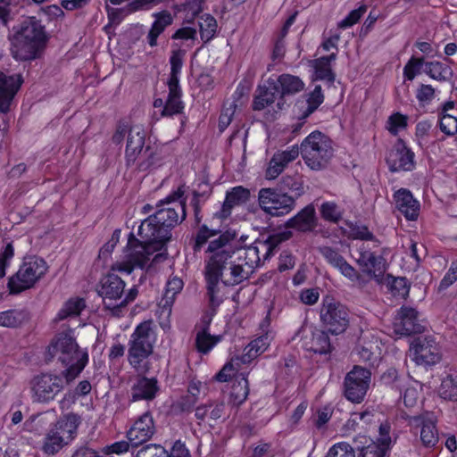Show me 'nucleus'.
<instances>
[{
    "label": "nucleus",
    "mask_w": 457,
    "mask_h": 457,
    "mask_svg": "<svg viewBox=\"0 0 457 457\" xmlns=\"http://www.w3.org/2000/svg\"><path fill=\"white\" fill-rule=\"evenodd\" d=\"M185 193L184 186L164 199L158 202V210L144 220L138 227L139 239L130 233L127 245L128 262L117 265L120 271L130 274L135 268L145 269L148 264L150 256L163 248L171 238V229L186 219V202L180 201L175 207H164L172 202L182 198Z\"/></svg>",
    "instance_id": "1"
},
{
    "label": "nucleus",
    "mask_w": 457,
    "mask_h": 457,
    "mask_svg": "<svg viewBox=\"0 0 457 457\" xmlns=\"http://www.w3.org/2000/svg\"><path fill=\"white\" fill-rule=\"evenodd\" d=\"M219 234V237L209 242L206 249L209 256L204 268V279L211 309H218L223 302L220 282L224 286L232 287L248 278V271H245L241 265H236L231 261L237 249L235 245V231L227 230L221 233L220 228H210L206 224L201 225L189 242L194 253L200 252L210 238Z\"/></svg>",
    "instance_id": "2"
},
{
    "label": "nucleus",
    "mask_w": 457,
    "mask_h": 457,
    "mask_svg": "<svg viewBox=\"0 0 457 457\" xmlns=\"http://www.w3.org/2000/svg\"><path fill=\"white\" fill-rule=\"evenodd\" d=\"M155 342L156 334L152 320L139 323L130 335L127 360L136 372L147 374L154 369V361L159 360L154 351Z\"/></svg>",
    "instance_id": "3"
},
{
    "label": "nucleus",
    "mask_w": 457,
    "mask_h": 457,
    "mask_svg": "<svg viewBox=\"0 0 457 457\" xmlns=\"http://www.w3.org/2000/svg\"><path fill=\"white\" fill-rule=\"evenodd\" d=\"M48 361L56 359L66 369L62 370L67 384L72 382L84 370L88 354L81 350L71 331L59 333L47 349Z\"/></svg>",
    "instance_id": "4"
},
{
    "label": "nucleus",
    "mask_w": 457,
    "mask_h": 457,
    "mask_svg": "<svg viewBox=\"0 0 457 457\" xmlns=\"http://www.w3.org/2000/svg\"><path fill=\"white\" fill-rule=\"evenodd\" d=\"M47 41L45 28L35 18L24 21L12 40V55L18 61H31L41 56Z\"/></svg>",
    "instance_id": "5"
},
{
    "label": "nucleus",
    "mask_w": 457,
    "mask_h": 457,
    "mask_svg": "<svg viewBox=\"0 0 457 457\" xmlns=\"http://www.w3.org/2000/svg\"><path fill=\"white\" fill-rule=\"evenodd\" d=\"M81 417L77 413L63 415L53 423L46 433L41 450L47 455L59 453L64 446L75 439Z\"/></svg>",
    "instance_id": "6"
},
{
    "label": "nucleus",
    "mask_w": 457,
    "mask_h": 457,
    "mask_svg": "<svg viewBox=\"0 0 457 457\" xmlns=\"http://www.w3.org/2000/svg\"><path fill=\"white\" fill-rule=\"evenodd\" d=\"M332 140L320 130L309 134L301 143L299 154L308 167L320 170L327 166L332 158Z\"/></svg>",
    "instance_id": "7"
},
{
    "label": "nucleus",
    "mask_w": 457,
    "mask_h": 457,
    "mask_svg": "<svg viewBox=\"0 0 457 457\" xmlns=\"http://www.w3.org/2000/svg\"><path fill=\"white\" fill-rule=\"evenodd\" d=\"M48 266L44 259L37 256L24 258L16 273L8 279L7 287L11 295H18L35 286L46 274Z\"/></svg>",
    "instance_id": "8"
},
{
    "label": "nucleus",
    "mask_w": 457,
    "mask_h": 457,
    "mask_svg": "<svg viewBox=\"0 0 457 457\" xmlns=\"http://www.w3.org/2000/svg\"><path fill=\"white\" fill-rule=\"evenodd\" d=\"M320 317L324 328L333 335H340L349 327L348 308L329 295L322 298Z\"/></svg>",
    "instance_id": "9"
},
{
    "label": "nucleus",
    "mask_w": 457,
    "mask_h": 457,
    "mask_svg": "<svg viewBox=\"0 0 457 457\" xmlns=\"http://www.w3.org/2000/svg\"><path fill=\"white\" fill-rule=\"evenodd\" d=\"M65 384L67 383L62 371L59 375L46 372L35 376L30 382L33 403H48L54 401L63 390Z\"/></svg>",
    "instance_id": "10"
},
{
    "label": "nucleus",
    "mask_w": 457,
    "mask_h": 457,
    "mask_svg": "<svg viewBox=\"0 0 457 457\" xmlns=\"http://www.w3.org/2000/svg\"><path fill=\"white\" fill-rule=\"evenodd\" d=\"M258 202L261 209L273 217L284 216L295 207L293 197L277 187H263L259 190Z\"/></svg>",
    "instance_id": "11"
},
{
    "label": "nucleus",
    "mask_w": 457,
    "mask_h": 457,
    "mask_svg": "<svg viewBox=\"0 0 457 457\" xmlns=\"http://www.w3.org/2000/svg\"><path fill=\"white\" fill-rule=\"evenodd\" d=\"M371 372L366 368L354 366L344 380V394L347 400L360 403L363 401L369 389Z\"/></svg>",
    "instance_id": "12"
},
{
    "label": "nucleus",
    "mask_w": 457,
    "mask_h": 457,
    "mask_svg": "<svg viewBox=\"0 0 457 457\" xmlns=\"http://www.w3.org/2000/svg\"><path fill=\"white\" fill-rule=\"evenodd\" d=\"M125 282L116 274L108 273L104 276L97 288L105 309L112 314L119 315V302L124 295Z\"/></svg>",
    "instance_id": "13"
},
{
    "label": "nucleus",
    "mask_w": 457,
    "mask_h": 457,
    "mask_svg": "<svg viewBox=\"0 0 457 457\" xmlns=\"http://www.w3.org/2000/svg\"><path fill=\"white\" fill-rule=\"evenodd\" d=\"M411 359L425 367L434 366L441 360V353L435 338L431 337H417L410 346Z\"/></svg>",
    "instance_id": "14"
},
{
    "label": "nucleus",
    "mask_w": 457,
    "mask_h": 457,
    "mask_svg": "<svg viewBox=\"0 0 457 457\" xmlns=\"http://www.w3.org/2000/svg\"><path fill=\"white\" fill-rule=\"evenodd\" d=\"M359 257L356 260L361 271L380 282L386 270V261L381 254H376L369 245L362 243L358 248Z\"/></svg>",
    "instance_id": "15"
},
{
    "label": "nucleus",
    "mask_w": 457,
    "mask_h": 457,
    "mask_svg": "<svg viewBox=\"0 0 457 457\" xmlns=\"http://www.w3.org/2000/svg\"><path fill=\"white\" fill-rule=\"evenodd\" d=\"M414 157V153L405 142L398 138L386 157V163L392 172L411 171L415 168Z\"/></svg>",
    "instance_id": "16"
},
{
    "label": "nucleus",
    "mask_w": 457,
    "mask_h": 457,
    "mask_svg": "<svg viewBox=\"0 0 457 457\" xmlns=\"http://www.w3.org/2000/svg\"><path fill=\"white\" fill-rule=\"evenodd\" d=\"M394 326L395 331L402 336L421 334L425 330L419 319L418 311L410 306H402L397 311Z\"/></svg>",
    "instance_id": "17"
},
{
    "label": "nucleus",
    "mask_w": 457,
    "mask_h": 457,
    "mask_svg": "<svg viewBox=\"0 0 457 457\" xmlns=\"http://www.w3.org/2000/svg\"><path fill=\"white\" fill-rule=\"evenodd\" d=\"M155 431L153 416L149 411H146L127 431V438L130 442L131 446L136 448L150 440L155 434Z\"/></svg>",
    "instance_id": "18"
},
{
    "label": "nucleus",
    "mask_w": 457,
    "mask_h": 457,
    "mask_svg": "<svg viewBox=\"0 0 457 457\" xmlns=\"http://www.w3.org/2000/svg\"><path fill=\"white\" fill-rule=\"evenodd\" d=\"M23 83L21 74L0 71V112L7 113L11 104Z\"/></svg>",
    "instance_id": "19"
},
{
    "label": "nucleus",
    "mask_w": 457,
    "mask_h": 457,
    "mask_svg": "<svg viewBox=\"0 0 457 457\" xmlns=\"http://www.w3.org/2000/svg\"><path fill=\"white\" fill-rule=\"evenodd\" d=\"M409 424L415 434L420 431L422 445L426 447H434L439 439L436 421L428 415H417L410 417Z\"/></svg>",
    "instance_id": "20"
},
{
    "label": "nucleus",
    "mask_w": 457,
    "mask_h": 457,
    "mask_svg": "<svg viewBox=\"0 0 457 457\" xmlns=\"http://www.w3.org/2000/svg\"><path fill=\"white\" fill-rule=\"evenodd\" d=\"M160 391L156 378H147L145 374L138 373L130 388V401H153Z\"/></svg>",
    "instance_id": "21"
},
{
    "label": "nucleus",
    "mask_w": 457,
    "mask_h": 457,
    "mask_svg": "<svg viewBox=\"0 0 457 457\" xmlns=\"http://www.w3.org/2000/svg\"><path fill=\"white\" fill-rule=\"evenodd\" d=\"M274 83L278 89V97L276 104L278 110L284 109L286 98L293 96L304 89L305 84L298 76L283 73L274 79Z\"/></svg>",
    "instance_id": "22"
},
{
    "label": "nucleus",
    "mask_w": 457,
    "mask_h": 457,
    "mask_svg": "<svg viewBox=\"0 0 457 457\" xmlns=\"http://www.w3.org/2000/svg\"><path fill=\"white\" fill-rule=\"evenodd\" d=\"M318 251L329 265L337 269L346 278L355 281L360 278L358 271L340 254L338 249L321 245L318 247Z\"/></svg>",
    "instance_id": "23"
},
{
    "label": "nucleus",
    "mask_w": 457,
    "mask_h": 457,
    "mask_svg": "<svg viewBox=\"0 0 457 457\" xmlns=\"http://www.w3.org/2000/svg\"><path fill=\"white\" fill-rule=\"evenodd\" d=\"M145 144V131L138 125L132 126L127 135L125 149L126 165L128 167L136 164L137 159L144 151Z\"/></svg>",
    "instance_id": "24"
},
{
    "label": "nucleus",
    "mask_w": 457,
    "mask_h": 457,
    "mask_svg": "<svg viewBox=\"0 0 457 457\" xmlns=\"http://www.w3.org/2000/svg\"><path fill=\"white\" fill-rule=\"evenodd\" d=\"M393 197L395 208L407 220L413 221L418 220L420 204L409 189L400 188L395 192Z\"/></svg>",
    "instance_id": "25"
},
{
    "label": "nucleus",
    "mask_w": 457,
    "mask_h": 457,
    "mask_svg": "<svg viewBox=\"0 0 457 457\" xmlns=\"http://www.w3.org/2000/svg\"><path fill=\"white\" fill-rule=\"evenodd\" d=\"M299 155L297 145H292L284 151L276 152L269 162L265 177L268 179H274L283 172L287 164L295 161Z\"/></svg>",
    "instance_id": "26"
},
{
    "label": "nucleus",
    "mask_w": 457,
    "mask_h": 457,
    "mask_svg": "<svg viewBox=\"0 0 457 457\" xmlns=\"http://www.w3.org/2000/svg\"><path fill=\"white\" fill-rule=\"evenodd\" d=\"M317 225L318 219L312 204L306 205L285 223L286 228H294L301 233L312 232Z\"/></svg>",
    "instance_id": "27"
},
{
    "label": "nucleus",
    "mask_w": 457,
    "mask_h": 457,
    "mask_svg": "<svg viewBox=\"0 0 457 457\" xmlns=\"http://www.w3.org/2000/svg\"><path fill=\"white\" fill-rule=\"evenodd\" d=\"M249 189L242 186L233 187L226 194L225 200L220 210L213 214V219L225 220L230 216L234 207L246 204L250 199Z\"/></svg>",
    "instance_id": "28"
},
{
    "label": "nucleus",
    "mask_w": 457,
    "mask_h": 457,
    "mask_svg": "<svg viewBox=\"0 0 457 457\" xmlns=\"http://www.w3.org/2000/svg\"><path fill=\"white\" fill-rule=\"evenodd\" d=\"M278 97V89L274 83L273 78H269L263 85H259L253 100V110L262 111L273 104Z\"/></svg>",
    "instance_id": "29"
},
{
    "label": "nucleus",
    "mask_w": 457,
    "mask_h": 457,
    "mask_svg": "<svg viewBox=\"0 0 457 457\" xmlns=\"http://www.w3.org/2000/svg\"><path fill=\"white\" fill-rule=\"evenodd\" d=\"M163 159V147L156 144H148L139 156L137 167L140 171L155 170L162 166Z\"/></svg>",
    "instance_id": "30"
},
{
    "label": "nucleus",
    "mask_w": 457,
    "mask_h": 457,
    "mask_svg": "<svg viewBox=\"0 0 457 457\" xmlns=\"http://www.w3.org/2000/svg\"><path fill=\"white\" fill-rule=\"evenodd\" d=\"M169 95L162 111V116H172L182 112L184 104L181 101L182 91L179 85L168 84Z\"/></svg>",
    "instance_id": "31"
},
{
    "label": "nucleus",
    "mask_w": 457,
    "mask_h": 457,
    "mask_svg": "<svg viewBox=\"0 0 457 457\" xmlns=\"http://www.w3.org/2000/svg\"><path fill=\"white\" fill-rule=\"evenodd\" d=\"M282 193L294 198L295 202L304 194L303 179L299 175L283 176L277 187Z\"/></svg>",
    "instance_id": "32"
},
{
    "label": "nucleus",
    "mask_w": 457,
    "mask_h": 457,
    "mask_svg": "<svg viewBox=\"0 0 457 457\" xmlns=\"http://www.w3.org/2000/svg\"><path fill=\"white\" fill-rule=\"evenodd\" d=\"M262 246L256 239L251 245L243 249V253L239 255V259L243 260L242 263H235L236 265L247 266L251 270L261 266L266 260L261 257Z\"/></svg>",
    "instance_id": "33"
},
{
    "label": "nucleus",
    "mask_w": 457,
    "mask_h": 457,
    "mask_svg": "<svg viewBox=\"0 0 457 457\" xmlns=\"http://www.w3.org/2000/svg\"><path fill=\"white\" fill-rule=\"evenodd\" d=\"M424 72L432 79L439 82L449 81L453 76L451 66L439 61L427 62Z\"/></svg>",
    "instance_id": "34"
},
{
    "label": "nucleus",
    "mask_w": 457,
    "mask_h": 457,
    "mask_svg": "<svg viewBox=\"0 0 457 457\" xmlns=\"http://www.w3.org/2000/svg\"><path fill=\"white\" fill-rule=\"evenodd\" d=\"M29 319V313L25 310L10 309L0 312V326L4 328H19Z\"/></svg>",
    "instance_id": "35"
},
{
    "label": "nucleus",
    "mask_w": 457,
    "mask_h": 457,
    "mask_svg": "<svg viewBox=\"0 0 457 457\" xmlns=\"http://www.w3.org/2000/svg\"><path fill=\"white\" fill-rule=\"evenodd\" d=\"M293 236L291 231H283L268 236L265 239L258 238L263 253V260H268L273 255L274 250L283 242L290 239Z\"/></svg>",
    "instance_id": "36"
},
{
    "label": "nucleus",
    "mask_w": 457,
    "mask_h": 457,
    "mask_svg": "<svg viewBox=\"0 0 457 457\" xmlns=\"http://www.w3.org/2000/svg\"><path fill=\"white\" fill-rule=\"evenodd\" d=\"M438 395L445 400L457 402V371L450 372L442 378Z\"/></svg>",
    "instance_id": "37"
},
{
    "label": "nucleus",
    "mask_w": 457,
    "mask_h": 457,
    "mask_svg": "<svg viewBox=\"0 0 457 457\" xmlns=\"http://www.w3.org/2000/svg\"><path fill=\"white\" fill-rule=\"evenodd\" d=\"M249 395V383L245 374L241 373L232 385L230 398L235 405H241Z\"/></svg>",
    "instance_id": "38"
},
{
    "label": "nucleus",
    "mask_w": 457,
    "mask_h": 457,
    "mask_svg": "<svg viewBox=\"0 0 457 457\" xmlns=\"http://www.w3.org/2000/svg\"><path fill=\"white\" fill-rule=\"evenodd\" d=\"M332 346L328 332L316 330L312 333L309 350L319 354H327L331 352Z\"/></svg>",
    "instance_id": "39"
},
{
    "label": "nucleus",
    "mask_w": 457,
    "mask_h": 457,
    "mask_svg": "<svg viewBox=\"0 0 457 457\" xmlns=\"http://www.w3.org/2000/svg\"><path fill=\"white\" fill-rule=\"evenodd\" d=\"M92 389L91 384L88 380L80 381L74 390L66 392L60 401L62 408L68 407L70 404L74 403L79 397L86 396Z\"/></svg>",
    "instance_id": "40"
},
{
    "label": "nucleus",
    "mask_w": 457,
    "mask_h": 457,
    "mask_svg": "<svg viewBox=\"0 0 457 457\" xmlns=\"http://www.w3.org/2000/svg\"><path fill=\"white\" fill-rule=\"evenodd\" d=\"M386 285L395 297L406 298L409 295L411 285L404 277L386 276Z\"/></svg>",
    "instance_id": "41"
},
{
    "label": "nucleus",
    "mask_w": 457,
    "mask_h": 457,
    "mask_svg": "<svg viewBox=\"0 0 457 457\" xmlns=\"http://www.w3.org/2000/svg\"><path fill=\"white\" fill-rule=\"evenodd\" d=\"M86 307L83 298H71L68 300L56 315L57 320H62L68 317L78 316Z\"/></svg>",
    "instance_id": "42"
},
{
    "label": "nucleus",
    "mask_w": 457,
    "mask_h": 457,
    "mask_svg": "<svg viewBox=\"0 0 457 457\" xmlns=\"http://www.w3.org/2000/svg\"><path fill=\"white\" fill-rule=\"evenodd\" d=\"M199 30L202 40L204 43L212 39L217 30V21L211 14H204L200 17Z\"/></svg>",
    "instance_id": "43"
},
{
    "label": "nucleus",
    "mask_w": 457,
    "mask_h": 457,
    "mask_svg": "<svg viewBox=\"0 0 457 457\" xmlns=\"http://www.w3.org/2000/svg\"><path fill=\"white\" fill-rule=\"evenodd\" d=\"M220 337L212 336L206 331H197L195 337V348L203 354L208 353L220 340Z\"/></svg>",
    "instance_id": "44"
},
{
    "label": "nucleus",
    "mask_w": 457,
    "mask_h": 457,
    "mask_svg": "<svg viewBox=\"0 0 457 457\" xmlns=\"http://www.w3.org/2000/svg\"><path fill=\"white\" fill-rule=\"evenodd\" d=\"M391 449L383 444L370 440V443L362 446L357 457H390Z\"/></svg>",
    "instance_id": "45"
},
{
    "label": "nucleus",
    "mask_w": 457,
    "mask_h": 457,
    "mask_svg": "<svg viewBox=\"0 0 457 457\" xmlns=\"http://www.w3.org/2000/svg\"><path fill=\"white\" fill-rule=\"evenodd\" d=\"M170 73L168 84L179 85V74L183 65V53L181 50L173 51L170 58Z\"/></svg>",
    "instance_id": "46"
},
{
    "label": "nucleus",
    "mask_w": 457,
    "mask_h": 457,
    "mask_svg": "<svg viewBox=\"0 0 457 457\" xmlns=\"http://www.w3.org/2000/svg\"><path fill=\"white\" fill-rule=\"evenodd\" d=\"M306 101L308 106L303 113V119L307 118L309 115L314 112L318 109V107L323 103L324 95L322 93L320 85L315 86L314 89L308 95Z\"/></svg>",
    "instance_id": "47"
},
{
    "label": "nucleus",
    "mask_w": 457,
    "mask_h": 457,
    "mask_svg": "<svg viewBox=\"0 0 457 457\" xmlns=\"http://www.w3.org/2000/svg\"><path fill=\"white\" fill-rule=\"evenodd\" d=\"M424 57L411 56L403 67V77L405 79L413 80L421 71V68L425 66Z\"/></svg>",
    "instance_id": "48"
},
{
    "label": "nucleus",
    "mask_w": 457,
    "mask_h": 457,
    "mask_svg": "<svg viewBox=\"0 0 457 457\" xmlns=\"http://www.w3.org/2000/svg\"><path fill=\"white\" fill-rule=\"evenodd\" d=\"M135 457H171V449L167 451L158 444H149L140 448Z\"/></svg>",
    "instance_id": "49"
},
{
    "label": "nucleus",
    "mask_w": 457,
    "mask_h": 457,
    "mask_svg": "<svg viewBox=\"0 0 457 457\" xmlns=\"http://www.w3.org/2000/svg\"><path fill=\"white\" fill-rule=\"evenodd\" d=\"M375 348H377V346L371 342H359L353 351L359 356L360 360L373 363L377 359L376 352L374 351Z\"/></svg>",
    "instance_id": "50"
},
{
    "label": "nucleus",
    "mask_w": 457,
    "mask_h": 457,
    "mask_svg": "<svg viewBox=\"0 0 457 457\" xmlns=\"http://www.w3.org/2000/svg\"><path fill=\"white\" fill-rule=\"evenodd\" d=\"M320 215L327 220L337 223L342 219V214L338 211V206L334 202H325L320 206Z\"/></svg>",
    "instance_id": "51"
},
{
    "label": "nucleus",
    "mask_w": 457,
    "mask_h": 457,
    "mask_svg": "<svg viewBox=\"0 0 457 457\" xmlns=\"http://www.w3.org/2000/svg\"><path fill=\"white\" fill-rule=\"evenodd\" d=\"M184 283L179 278L174 277L168 280L164 293L165 304L173 302L175 296L182 290Z\"/></svg>",
    "instance_id": "52"
},
{
    "label": "nucleus",
    "mask_w": 457,
    "mask_h": 457,
    "mask_svg": "<svg viewBox=\"0 0 457 457\" xmlns=\"http://www.w3.org/2000/svg\"><path fill=\"white\" fill-rule=\"evenodd\" d=\"M439 129L446 136L457 133V118L447 113H439Z\"/></svg>",
    "instance_id": "53"
},
{
    "label": "nucleus",
    "mask_w": 457,
    "mask_h": 457,
    "mask_svg": "<svg viewBox=\"0 0 457 457\" xmlns=\"http://www.w3.org/2000/svg\"><path fill=\"white\" fill-rule=\"evenodd\" d=\"M325 457H355L353 448L346 442L332 445Z\"/></svg>",
    "instance_id": "54"
},
{
    "label": "nucleus",
    "mask_w": 457,
    "mask_h": 457,
    "mask_svg": "<svg viewBox=\"0 0 457 457\" xmlns=\"http://www.w3.org/2000/svg\"><path fill=\"white\" fill-rule=\"evenodd\" d=\"M154 17L155 18V20L153 22L151 28L161 34L173 21V17L171 16L170 12L168 11H162L160 12H156L154 14Z\"/></svg>",
    "instance_id": "55"
},
{
    "label": "nucleus",
    "mask_w": 457,
    "mask_h": 457,
    "mask_svg": "<svg viewBox=\"0 0 457 457\" xmlns=\"http://www.w3.org/2000/svg\"><path fill=\"white\" fill-rule=\"evenodd\" d=\"M14 256V247L12 243H8L0 250V279L5 276L6 269L9 267L12 259Z\"/></svg>",
    "instance_id": "56"
},
{
    "label": "nucleus",
    "mask_w": 457,
    "mask_h": 457,
    "mask_svg": "<svg viewBox=\"0 0 457 457\" xmlns=\"http://www.w3.org/2000/svg\"><path fill=\"white\" fill-rule=\"evenodd\" d=\"M366 11L367 6L364 4L361 5L359 8L355 10L351 11L345 19L338 22V28L345 29L349 27H352L360 21V19L366 12Z\"/></svg>",
    "instance_id": "57"
},
{
    "label": "nucleus",
    "mask_w": 457,
    "mask_h": 457,
    "mask_svg": "<svg viewBox=\"0 0 457 457\" xmlns=\"http://www.w3.org/2000/svg\"><path fill=\"white\" fill-rule=\"evenodd\" d=\"M314 68L317 79L326 80L329 84L334 83L335 74L332 71L329 64L325 65L320 62L319 59H316Z\"/></svg>",
    "instance_id": "58"
},
{
    "label": "nucleus",
    "mask_w": 457,
    "mask_h": 457,
    "mask_svg": "<svg viewBox=\"0 0 457 457\" xmlns=\"http://www.w3.org/2000/svg\"><path fill=\"white\" fill-rule=\"evenodd\" d=\"M435 92L431 85L420 84L416 92V98L420 104L424 106L434 99Z\"/></svg>",
    "instance_id": "59"
},
{
    "label": "nucleus",
    "mask_w": 457,
    "mask_h": 457,
    "mask_svg": "<svg viewBox=\"0 0 457 457\" xmlns=\"http://www.w3.org/2000/svg\"><path fill=\"white\" fill-rule=\"evenodd\" d=\"M388 125L389 132L392 135L396 136L399 129L407 127V117L399 112L394 113L388 118Z\"/></svg>",
    "instance_id": "60"
},
{
    "label": "nucleus",
    "mask_w": 457,
    "mask_h": 457,
    "mask_svg": "<svg viewBox=\"0 0 457 457\" xmlns=\"http://www.w3.org/2000/svg\"><path fill=\"white\" fill-rule=\"evenodd\" d=\"M391 425L388 421L382 422L378 428V437L374 440L377 443L383 444L385 446L392 449L394 441L390 436Z\"/></svg>",
    "instance_id": "61"
},
{
    "label": "nucleus",
    "mask_w": 457,
    "mask_h": 457,
    "mask_svg": "<svg viewBox=\"0 0 457 457\" xmlns=\"http://www.w3.org/2000/svg\"><path fill=\"white\" fill-rule=\"evenodd\" d=\"M351 231L354 239L370 240L377 243V246L379 245V241L365 225H355L351 228Z\"/></svg>",
    "instance_id": "62"
},
{
    "label": "nucleus",
    "mask_w": 457,
    "mask_h": 457,
    "mask_svg": "<svg viewBox=\"0 0 457 457\" xmlns=\"http://www.w3.org/2000/svg\"><path fill=\"white\" fill-rule=\"evenodd\" d=\"M457 280V261H453L442 280L440 281L438 290L443 291L448 288Z\"/></svg>",
    "instance_id": "63"
},
{
    "label": "nucleus",
    "mask_w": 457,
    "mask_h": 457,
    "mask_svg": "<svg viewBox=\"0 0 457 457\" xmlns=\"http://www.w3.org/2000/svg\"><path fill=\"white\" fill-rule=\"evenodd\" d=\"M179 11H184L192 18L198 15L203 11V0H187L180 5Z\"/></svg>",
    "instance_id": "64"
}]
</instances>
